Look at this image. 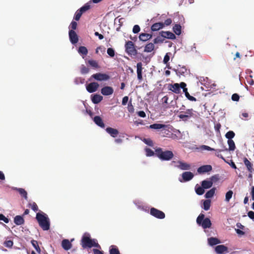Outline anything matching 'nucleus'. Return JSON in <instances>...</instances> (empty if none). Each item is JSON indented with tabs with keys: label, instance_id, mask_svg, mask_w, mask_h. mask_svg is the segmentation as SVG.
Returning a JSON list of instances; mask_svg holds the SVG:
<instances>
[{
	"label": "nucleus",
	"instance_id": "obj_38",
	"mask_svg": "<svg viewBox=\"0 0 254 254\" xmlns=\"http://www.w3.org/2000/svg\"><path fill=\"white\" fill-rule=\"evenodd\" d=\"M79 54L86 56L88 53L87 49L84 46H80L78 50Z\"/></svg>",
	"mask_w": 254,
	"mask_h": 254
},
{
	"label": "nucleus",
	"instance_id": "obj_1",
	"mask_svg": "<svg viewBox=\"0 0 254 254\" xmlns=\"http://www.w3.org/2000/svg\"><path fill=\"white\" fill-rule=\"evenodd\" d=\"M81 245L84 249L88 248H91L93 247L101 249V246L97 243L96 239H91L89 234L85 233L82 237Z\"/></svg>",
	"mask_w": 254,
	"mask_h": 254
},
{
	"label": "nucleus",
	"instance_id": "obj_19",
	"mask_svg": "<svg viewBox=\"0 0 254 254\" xmlns=\"http://www.w3.org/2000/svg\"><path fill=\"white\" fill-rule=\"evenodd\" d=\"M62 247L64 250L68 251L71 248L72 244L68 239H64L62 242Z\"/></svg>",
	"mask_w": 254,
	"mask_h": 254
},
{
	"label": "nucleus",
	"instance_id": "obj_18",
	"mask_svg": "<svg viewBox=\"0 0 254 254\" xmlns=\"http://www.w3.org/2000/svg\"><path fill=\"white\" fill-rule=\"evenodd\" d=\"M161 35L164 38L170 39H175L176 38L175 34L170 31H161Z\"/></svg>",
	"mask_w": 254,
	"mask_h": 254
},
{
	"label": "nucleus",
	"instance_id": "obj_35",
	"mask_svg": "<svg viewBox=\"0 0 254 254\" xmlns=\"http://www.w3.org/2000/svg\"><path fill=\"white\" fill-rule=\"evenodd\" d=\"M16 190L25 199H27V193L24 189L22 188H16Z\"/></svg>",
	"mask_w": 254,
	"mask_h": 254
},
{
	"label": "nucleus",
	"instance_id": "obj_50",
	"mask_svg": "<svg viewBox=\"0 0 254 254\" xmlns=\"http://www.w3.org/2000/svg\"><path fill=\"white\" fill-rule=\"evenodd\" d=\"M13 245V241L10 240H6L4 242V246L7 248H11Z\"/></svg>",
	"mask_w": 254,
	"mask_h": 254
},
{
	"label": "nucleus",
	"instance_id": "obj_6",
	"mask_svg": "<svg viewBox=\"0 0 254 254\" xmlns=\"http://www.w3.org/2000/svg\"><path fill=\"white\" fill-rule=\"evenodd\" d=\"M193 110L192 109H187L186 112H181L178 117L184 121H187L193 116Z\"/></svg>",
	"mask_w": 254,
	"mask_h": 254
},
{
	"label": "nucleus",
	"instance_id": "obj_52",
	"mask_svg": "<svg viewBox=\"0 0 254 254\" xmlns=\"http://www.w3.org/2000/svg\"><path fill=\"white\" fill-rule=\"evenodd\" d=\"M144 142L147 145L150 146H153V143L151 139L149 138H144L143 140Z\"/></svg>",
	"mask_w": 254,
	"mask_h": 254
},
{
	"label": "nucleus",
	"instance_id": "obj_56",
	"mask_svg": "<svg viewBox=\"0 0 254 254\" xmlns=\"http://www.w3.org/2000/svg\"><path fill=\"white\" fill-rule=\"evenodd\" d=\"M0 220L4 221L5 223H8L9 222V219L5 217L2 214H0Z\"/></svg>",
	"mask_w": 254,
	"mask_h": 254
},
{
	"label": "nucleus",
	"instance_id": "obj_22",
	"mask_svg": "<svg viewBox=\"0 0 254 254\" xmlns=\"http://www.w3.org/2000/svg\"><path fill=\"white\" fill-rule=\"evenodd\" d=\"M215 251L218 254H222L224 252H227L228 248L224 245H221L217 246L215 247Z\"/></svg>",
	"mask_w": 254,
	"mask_h": 254
},
{
	"label": "nucleus",
	"instance_id": "obj_58",
	"mask_svg": "<svg viewBox=\"0 0 254 254\" xmlns=\"http://www.w3.org/2000/svg\"><path fill=\"white\" fill-rule=\"evenodd\" d=\"M169 60H170V57L168 55V54L167 53L165 55V56H164V59H163V63L165 64H167V63H168Z\"/></svg>",
	"mask_w": 254,
	"mask_h": 254
},
{
	"label": "nucleus",
	"instance_id": "obj_47",
	"mask_svg": "<svg viewBox=\"0 0 254 254\" xmlns=\"http://www.w3.org/2000/svg\"><path fill=\"white\" fill-rule=\"evenodd\" d=\"M182 86L183 92H184L186 97H187L190 94L188 91V88L186 87L187 84L185 82H182Z\"/></svg>",
	"mask_w": 254,
	"mask_h": 254
},
{
	"label": "nucleus",
	"instance_id": "obj_12",
	"mask_svg": "<svg viewBox=\"0 0 254 254\" xmlns=\"http://www.w3.org/2000/svg\"><path fill=\"white\" fill-rule=\"evenodd\" d=\"M69 37L72 44H75L78 41V36L74 30H70L69 31Z\"/></svg>",
	"mask_w": 254,
	"mask_h": 254
},
{
	"label": "nucleus",
	"instance_id": "obj_62",
	"mask_svg": "<svg viewBox=\"0 0 254 254\" xmlns=\"http://www.w3.org/2000/svg\"><path fill=\"white\" fill-rule=\"evenodd\" d=\"M137 115L142 118H144L146 117L145 113L143 111H140L137 112Z\"/></svg>",
	"mask_w": 254,
	"mask_h": 254
},
{
	"label": "nucleus",
	"instance_id": "obj_20",
	"mask_svg": "<svg viewBox=\"0 0 254 254\" xmlns=\"http://www.w3.org/2000/svg\"><path fill=\"white\" fill-rule=\"evenodd\" d=\"M243 162L247 170L250 173H253V164L246 158L244 157L243 159Z\"/></svg>",
	"mask_w": 254,
	"mask_h": 254
},
{
	"label": "nucleus",
	"instance_id": "obj_60",
	"mask_svg": "<svg viewBox=\"0 0 254 254\" xmlns=\"http://www.w3.org/2000/svg\"><path fill=\"white\" fill-rule=\"evenodd\" d=\"M221 125L220 123H218V124H216V125H215L214 128L217 132H220V129L221 128Z\"/></svg>",
	"mask_w": 254,
	"mask_h": 254
},
{
	"label": "nucleus",
	"instance_id": "obj_2",
	"mask_svg": "<svg viewBox=\"0 0 254 254\" xmlns=\"http://www.w3.org/2000/svg\"><path fill=\"white\" fill-rule=\"evenodd\" d=\"M36 218L39 226L44 231H47L50 229V220L46 214L43 213H37Z\"/></svg>",
	"mask_w": 254,
	"mask_h": 254
},
{
	"label": "nucleus",
	"instance_id": "obj_51",
	"mask_svg": "<svg viewBox=\"0 0 254 254\" xmlns=\"http://www.w3.org/2000/svg\"><path fill=\"white\" fill-rule=\"evenodd\" d=\"M107 53L111 57H114L115 56V51L112 48H109L107 49Z\"/></svg>",
	"mask_w": 254,
	"mask_h": 254
},
{
	"label": "nucleus",
	"instance_id": "obj_46",
	"mask_svg": "<svg viewBox=\"0 0 254 254\" xmlns=\"http://www.w3.org/2000/svg\"><path fill=\"white\" fill-rule=\"evenodd\" d=\"M82 13L83 12L80 9L77 10L75 13L74 19L76 21L79 20Z\"/></svg>",
	"mask_w": 254,
	"mask_h": 254
},
{
	"label": "nucleus",
	"instance_id": "obj_42",
	"mask_svg": "<svg viewBox=\"0 0 254 254\" xmlns=\"http://www.w3.org/2000/svg\"><path fill=\"white\" fill-rule=\"evenodd\" d=\"M224 148H225L224 149H223V150L216 149L215 150L216 151V152L215 153V155L225 161V159L223 157V156L221 154L219 153V152H220L221 151H228V149L227 148H226L225 147H224Z\"/></svg>",
	"mask_w": 254,
	"mask_h": 254
},
{
	"label": "nucleus",
	"instance_id": "obj_44",
	"mask_svg": "<svg viewBox=\"0 0 254 254\" xmlns=\"http://www.w3.org/2000/svg\"><path fill=\"white\" fill-rule=\"evenodd\" d=\"M145 151L146 152V155L148 157H151L153 156L154 154L155 155V152H154L152 149L149 148H146L145 149Z\"/></svg>",
	"mask_w": 254,
	"mask_h": 254
},
{
	"label": "nucleus",
	"instance_id": "obj_64",
	"mask_svg": "<svg viewBox=\"0 0 254 254\" xmlns=\"http://www.w3.org/2000/svg\"><path fill=\"white\" fill-rule=\"evenodd\" d=\"M94 254H104L103 252L100 251L98 249H94L93 250Z\"/></svg>",
	"mask_w": 254,
	"mask_h": 254
},
{
	"label": "nucleus",
	"instance_id": "obj_45",
	"mask_svg": "<svg viewBox=\"0 0 254 254\" xmlns=\"http://www.w3.org/2000/svg\"><path fill=\"white\" fill-rule=\"evenodd\" d=\"M88 64L92 67L97 68L99 67L98 63L95 60H89Z\"/></svg>",
	"mask_w": 254,
	"mask_h": 254
},
{
	"label": "nucleus",
	"instance_id": "obj_34",
	"mask_svg": "<svg viewBox=\"0 0 254 254\" xmlns=\"http://www.w3.org/2000/svg\"><path fill=\"white\" fill-rule=\"evenodd\" d=\"M173 31L174 32V33L177 35H179L181 34V26L179 24H175L174 26H173Z\"/></svg>",
	"mask_w": 254,
	"mask_h": 254
},
{
	"label": "nucleus",
	"instance_id": "obj_30",
	"mask_svg": "<svg viewBox=\"0 0 254 254\" xmlns=\"http://www.w3.org/2000/svg\"><path fill=\"white\" fill-rule=\"evenodd\" d=\"M166 126L163 124H154L149 126V128L154 129H159L161 128H165Z\"/></svg>",
	"mask_w": 254,
	"mask_h": 254
},
{
	"label": "nucleus",
	"instance_id": "obj_39",
	"mask_svg": "<svg viewBox=\"0 0 254 254\" xmlns=\"http://www.w3.org/2000/svg\"><path fill=\"white\" fill-rule=\"evenodd\" d=\"M204 188H203V187L196 186L195 187V192L198 195H202L204 192Z\"/></svg>",
	"mask_w": 254,
	"mask_h": 254
},
{
	"label": "nucleus",
	"instance_id": "obj_55",
	"mask_svg": "<svg viewBox=\"0 0 254 254\" xmlns=\"http://www.w3.org/2000/svg\"><path fill=\"white\" fill-rule=\"evenodd\" d=\"M140 30V27L138 25H135L133 27L132 32L134 33H138Z\"/></svg>",
	"mask_w": 254,
	"mask_h": 254
},
{
	"label": "nucleus",
	"instance_id": "obj_48",
	"mask_svg": "<svg viewBox=\"0 0 254 254\" xmlns=\"http://www.w3.org/2000/svg\"><path fill=\"white\" fill-rule=\"evenodd\" d=\"M28 206L31 207V209L35 212L38 210V207L37 204L35 202L29 203Z\"/></svg>",
	"mask_w": 254,
	"mask_h": 254
},
{
	"label": "nucleus",
	"instance_id": "obj_49",
	"mask_svg": "<svg viewBox=\"0 0 254 254\" xmlns=\"http://www.w3.org/2000/svg\"><path fill=\"white\" fill-rule=\"evenodd\" d=\"M90 8V5L88 3H87L85 4L83 6H82L79 9L83 13L86 11L88 10V9H89Z\"/></svg>",
	"mask_w": 254,
	"mask_h": 254
},
{
	"label": "nucleus",
	"instance_id": "obj_16",
	"mask_svg": "<svg viewBox=\"0 0 254 254\" xmlns=\"http://www.w3.org/2000/svg\"><path fill=\"white\" fill-rule=\"evenodd\" d=\"M106 131L113 137H117L119 134V131L118 129L111 127H107L106 128Z\"/></svg>",
	"mask_w": 254,
	"mask_h": 254
},
{
	"label": "nucleus",
	"instance_id": "obj_11",
	"mask_svg": "<svg viewBox=\"0 0 254 254\" xmlns=\"http://www.w3.org/2000/svg\"><path fill=\"white\" fill-rule=\"evenodd\" d=\"M178 165H175V166L181 170H188L190 169V164L183 162L182 161H178L177 162Z\"/></svg>",
	"mask_w": 254,
	"mask_h": 254
},
{
	"label": "nucleus",
	"instance_id": "obj_27",
	"mask_svg": "<svg viewBox=\"0 0 254 254\" xmlns=\"http://www.w3.org/2000/svg\"><path fill=\"white\" fill-rule=\"evenodd\" d=\"M14 222L17 225H21L24 223V219L22 216L20 215H16L14 218Z\"/></svg>",
	"mask_w": 254,
	"mask_h": 254
},
{
	"label": "nucleus",
	"instance_id": "obj_3",
	"mask_svg": "<svg viewBox=\"0 0 254 254\" xmlns=\"http://www.w3.org/2000/svg\"><path fill=\"white\" fill-rule=\"evenodd\" d=\"M155 155L162 161H170L174 157V153L171 150H163L162 148L155 149Z\"/></svg>",
	"mask_w": 254,
	"mask_h": 254
},
{
	"label": "nucleus",
	"instance_id": "obj_37",
	"mask_svg": "<svg viewBox=\"0 0 254 254\" xmlns=\"http://www.w3.org/2000/svg\"><path fill=\"white\" fill-rule=\"evenodd\" d=\"M31 244L33 247L35 249L36 251L38 254L41 253V249L40 248L39 246L38 243L36 240H32L31 241Z\"/></svg>",
	"mask_w": 254,
	"mask_h": 254
},
{
	"label": "nucleus",
	"instance_id": "obj_41",
	"mask_svg": "<svg viewBox=\"0 0 254 254\" xmlns=\"http://www.w3.org/2000/svg\"><path fill=\"white\" fill-rule=\"evenodd\" d=\"M211 201L209 199H206L203 202V209L205 210L209 209L210 207Z\"/></svg>",
	"mask_w": 254,
	"mask_h": 254
},
{
	"label": "nucleus",
	"instance_id": "obj_8",
	"mask_svg": "<svg viewBox=\"0 0 254 254\" xmlns=\"http://www.w3.org/2000/svg\"><path fill=\"white\" fill-rule=\"evenodd\" d=\"M150 213L151 215L158 219H162L165 217V214L163 211L154 207L150 209Z\"/></svg>",
	"mask_w": 254,
	"mask_h": 254
},
{
	"label": "nucleus",
	"instance_id": "obj_59",
	"mask_svg": "<svg viewBox=\"0 0 254 254\" xmlns=\"http://www.w3.org/2000/svg\"><path fill=\"white\" fill-rule=\"evenodd\" d=\"M89 72V69L85 66H83L81 69V72L83 74L87 73Z\"/></svg>",
	"mask_w": 254,
	"mask_h": 254
},
{
	"label": "nucleus",
	"instance_id": "obj_14",
	"mask_svg": "<svg viewBox=\"0 0 254 254\" xmlns=\"http://www.w3.org/2000/svg\"><path fill=\"white\" fill-rule=\"evenodd\" d=\"M182 176L183 180H180V181L181 182H183L191 180L193 178L194 175L193 173L190 172H185L182 174Z\"/></svg>",
	"mask_w": 254,
	"mask_h": 254
},
{
	"label": "nucleus",
	"instance_id": "obj_32",
	"mask_svg": "<svg viewBox=\"0 0 254 254\" xmlns=\"http://www.w3.org/2000/svg\"><path fill=\"white\" fill-rule=\"evenodd\" d=\"M215 190L216 189L215 188H213L212 189L208 190L205 194V198H209L213 197L215 194Z\"/></svg>",
	"mask_w": 254,
	"mask_h": 254
},
{
	"label": "nucleus",
	"instance_id": "obj_25",
	"mask_svg": "<svg viewBox=\"0 0 254 254\" xmlns=\"http://www.w3.org/2000/svg\"><path fill=\"white\" fill-rule=\"evenodd\" d=\"M187 69L185 67H181L180 66L175 70L176 74L179 76H185V74L187 72Z\"/></svg>",
	"mask_w": 254,
	"mask_h": 254
},
{
	"label": "nucleus",
	"instance_id": "obj_28",
	"mask_svg": "<svg viewBox=\"0 0 254 254\" xmlns=\"http://www.w3.org/2000/svg\"><path fill=\"white\" fill-rule=\"evenodd\" d=\"M213 185L212 181L204 180L201 182V186L205 189L210 188Z\"/></svg>",
	"mask_w": 254,
	"mask_h": 254
},
{
	"label": "nucleus",
	"instance_id": "obj_54",
	"mask_svg": "<svg viewBox=\"0 0 254 254\" xmlns=\"http://www.w3.org/2000/svg\"><path fill=\"white\" fill-rule=\"evenodd\" d=\"M232 100L234 101H238L240 99L239 95L237 93H234L232 96Z\"/></svg>",
	"mask_w": 254,
	"mask_h": 254
},
{
	"label": "nucleus",
	"instance_id": "obj_13",
	"mask_svg": "<svg viewBox=\"0 0 254 254\" xmlns=\"http://www.w3.org/2000/svg\"><path fill=\"white\" fill-rule=\"evenodd\" d=\"M114 92V89L111 86H106L103 87L101 90V93L103 95L109 96L112 95Z\"/></svg>",
	"mask_w": 254,
	"mask_h": 254
},
{
	"label": "nucleus",
	"instance_id": "obj_10",
	"mask_svg": "<svg viewBox=\"0 0 254 254\" xmlns=\"http://www.w3.org/2000/svg\"><path fill=\"white\" fill-rule=\"evenodd\" d=\"M99 86V84L97 82H93L87 85L86 88L88 92L93 93L97 91Z\"/></svg>",
	"mask_w": 254,
	"mask_h": 254
},
{
	"label": "nucleus",
	"instance_id": "obj_36",
	"mask_svg": "<svg viewBox=\"0 0 254 254\" xmlns=\"http://www.w3.org/2000/svg\"><path fill=\"white\" fill-rule=\"evenodd\" d=\"M227 143L229 146L228 150L230 151H234L236 148L234 141L233 140H228Z\"/></svg>",
	"mask_w": 254,
	"mask_h": 254
},
{
	"label": "nucleus",
	"instance_id": "obj_5",
	"mask_svg": "<svg viewBox=\"0 0 254 254\" xmlns=\"http://www.w3.org/2000/svg\"><path fill=\"white\" fill-rule=\"evenodd\" d=\"M125 51L126 53L129 56H136L137 51L135 49L134 44L131 41H128L126 43L125 45Z\"/></svg>",
	"mask_w": 254,
	"mask_h": 254
},
{
	"label": "nucleus",
	"instance_id": "obj_21",
	"mask_svg": "<svg viewBox=\"0 0 254 254\" xmlns=\"http://www.w3.org/2000/svg\"><path fill=\"white\" fill-rule=\"evenodd\" d=\"M93 121L94 123L99 127L102 128L105 127V124L103 123L102 118L100 116H96L94 117Z\"/></svg>",
	"mask_w": 254,
	"mask_h": 254
},
{
	"label": "nucleus",
	"instance_id": "obj_57",
	"mask_svg": "<svg viewBox=\"0 0 254 254\" xmlns=\"http://www.w3.org/2000/svg\"><path fill=\"white\" fill-rule=\"evenodd\" d=\"M201 148L202 149H204V150H208V151H214L215 150V149L213 148H211L208 146H207V145H203L201 146Z\"/></svg>",
	"mask_w": 254,
	"mask_h": 254
},
{
	"label": "nucleus",
	"instance_id": "obj_4",
	"mask_svg": "<svg viewBox=\"0 0 254 254\" xmlns=\"http://www.w3.org/2000/svg\"><path fill=\"white\" fill-rule=\"evenodd\" d=\"M205 215L200 213L196 219L197 224L201 226L203 229L209 228L211 226V222L209 218H204Z\"/></svg>",
	"mask_w": 254,
	"mask_h": 254
},
{
	"label": "nucleus",
	"instance_id": "obj_40",
	"mask_svg": "<svg viewBox=\"0 0 254 254\" xmlns=\"http://www.w3.org/2000/svg\"><path fill=\"white\" fill-rule=\"evenodd\" d=\"M235 135V132L233 131L230 130L226 133L225 137L228 140H232V139L234 137Z\"/></svg>",
	"mask_w": 254,
	"mask_h": 254
},
{
	"label": "nucleus",
	"instance_id": "obj_24",
	"mask_svg": "<svg viewBox=\"0 0 254 254\" xmlns=\"http://www.w3.org/2000/svg\"><path fill=\"white\" fill-rule=\"evenodd\" d=\"M103 100V97L99 94H94L91 96V100L94 104H98Z\"/></svg>",
	"mask_w": 254,
	"mask_h": 254
},
{
	"label": "nucleus",
	"instance_id": "obj_63",
	"mask_svg": "<svg viewBox=\"0 0 254 254\" xmlns=\"http://www.w3.org/2000/svg\"><path fill=\"white\" fill-rule=\"evenodd\" d=\"M248 216L252 219H254V212L250 211L248 213Z\"/></svg>",
	"mask_w": 254,
	"mask_h": 254
},
{
	"label": "nucleus",
	"instance_id": "obj_53",
	"mask_svg": "<svg viewBox=\"0 0 254 254\" xmlns=\"http://www.w3.org/2000/svg\"><path fill=\"white\" fill-rule=\"evenodd\" d=\"M77 24L76 22L72 21L69 26V28L71 29V30H74L76 29Z\"/></svg>",
	"mask_w": 254,
	"mask_h": 254
},
{
	"label": "nucleus",
	"instance_id": "obj_17",
	"mask_svg": "<svg viewBox=\"0 0 254 254\" xmlns=\"http://www.w3.org/2000/svg\"><path fill=\"white\" fill-rule=\"evenodd\" d=\"M142 64L141 62L138 63L136 64L137 79L141 81L142 80Z\"/></svg>",
	"mask_w": 254,
	"mask_h": 254
},
{
	"label": "nucleus",
	"instance_id": "obj_61",
	"mask_svg": "<svg viewBox=\"0 0 254 254\" xmlns=\"http://www.w3.org/2000/svg\"><path fill=\"white\" fill-rule=\"evenodd\" d=\"M172 22V19L171 18H168L166 20H165L164 25L169 26L170 25Z\"/></svg>",
	"mask_w": 254,
	"mask_h": 254
},
{
	"label": "nucleus",
	"instance_id": "obj_29",
	"mask_svg": "<svg viewBox=\"0 0 254 254\" xmlns=\"http://www.w3.org/2000/svg\"><path fill=\"white\" fill-rule=\"evenodd\" d=\"M154 47L155 46L153 43H149L145 46L144 52L147 53L151 52L154 50Z\"/></svg>",
	"mask_w": 254,
	"mask_h": 254
},
{
	"label": "nucleus",
	"instance_id": "obj_15",
	"mask_svg": "<svg viewBox=\"0 0 254 254\" xmlns=\"http://www.w3.org/2000/svg\"><path fill=\"white\" fill-rule=\"evenodd\" d=\"M212 167L210 165H206L200 166L197 169V172L199 174H204L212 170Z\"/></svg>",
	"mask_w": 254,
	"mask_h": 254
},
{
	"label": "nucleus",
	"instance_id": "obj_33",
	"mask_svg": "<svg viewBox=\"0 0 254 254\" xmlns=\"http://www.w3.org/2000/svg\"><path fill=\"white\" fill-rule=\"evenodd\" d=\"M110 254H121L117 246L112 245L110 248Z\"/></svg>",
	"mask_w": 254,
	"mask_h": 254
},
{
	"label": "nucleus",
	"instance_id": "obj_9",
	"mask_svg": "<svg viewBox=\"0 0 254 254\" xmlns=\"http://www.w3.org/2000/svg\"><path fill=\"white\" fill-rule=\"evenodd\" d=\"M181 88H182V82L180 84L174 83L169 85V89L176 94H179L181 92Z\"/></svg>",
	"mask_w": 254,
	"mask_h": 254
},
{
	"label": "nucleus",
	"instance_id": "obj_7",
	"mask_svg": "<svg viewBox=\"0 0 254 254\" xmlns=\"http://www.w3.org/2000/svg\"><path fill=\"white\" fill-rule=\"evenodd\" d=\"M91 78L99 81H102L108 80L110 78V77L106 73L98 72L92 74L91 76Z\"/></svg>",
	"mask_w": 254,
	"mask_h": 254
},
{
	"label": "nucleus",
	"instance_id": "obj_23",
	"mask_svg": "<svg viewBox=\"0 0 254 254\" xmlns=\"http://www.w3.org/2000/svg\"><path fill=\"white\" fill-rule=\"evenodd\" d=\"M164 27V24L163 22H157L152 25L151 29L152 31H156L163 28Z\"/></svg>",
	"mask_w": 254,
	"mask_h": 254
},
{
	"label": "nucleus",
	"instance_id": "obj_43",
	"mask_svg": "<svg viewBox=\"0 0 254 254\" xmlns=\"http://www.w3.org/2000/svg\"><path fill=\"white\" fill-rule=\"evenodd\" d=\"M233 194V192L231 190H230L228 191H227L225 195V201L227 202H229L230 199L232 198Z\"/></svg>",
	"mask_w": 254,
	"mask_h": 254
},
{
	"label": "nucleus",
	"instance_id": "obj_31",
	"mask_svg": "<svg viewBox=\"0 0 254 254\" xmlns=\"http://www.w3.org/2000/svg\"><path fill=\"white\" fill-rule=\"evenodd\" d=\"M208 243L211 246H214L220 243V241L216 238L211 237L208 239Z\"/></svg>",
	"mask_w": 254,
	"mask_h": 254
},
{
	"label": "nucleus",
	"instance_id": "obj_26",
	"mask_svg": "<svg viewBox=\"0 0 254 254\" xmlns=\"http://www.w3.org/2000/svg\"><path fill=\"white\" fill-rule=\"evenodd\" d=\"M152 35L150 34L141 33L139 36V39L143 42H145L151 39Z\"/></svg>",
	"mask_w": 254,
	"mask_h": 254
}]
</instances>
